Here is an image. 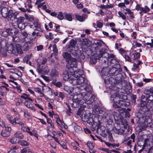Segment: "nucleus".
I'll use <instances>...</instances> for the list:
<instances>
[{"instance_id": "f257e3e1", "label": "nucleus", "mask_w": 153, "mask_h": 153, "mask_svg": "<svg viewBox=\"0 0 153 153\" xmlns=\"http://www.w3.org/2000/svg\"><path fill=\"white\" fill-rule=\"evenodd\" d=\"M149 105H146L144 102L141 104V108H140L139 111L137 114V116L138 118V122L141 124L146 125L150 124L152 121V114L151 113H153V102L148 103Z\"/></svg>"}, {"instance_id": "774afa93", "label": "nucleus", "mask_w": 153, "mask_h": 153, "mask_svg": "<svg viewBox=\"0 0 153 153\" xmlns=\"http://www.w3.org/2000/svg\"><path fill=\"white\" fill-rule=\"evenodd\" d=\"M100 150L102 151L108 153H111V150H109V149H108L105 148H102L100 149Z\"/></svg>"}, {"instance_id": "864d4df0", "label": "nucleus", "mask_w": 153, "mask_h": 153, "mask_svg": "<svg viewBox=\"0 0 153 153\" xmlns=\"http://www.w3.org/2000/svg\"><path fill=\"white\" fill-rule=\"evenodd\" d=\"M62 146V147L64 149H67V145L66 143L64 141H62L59 143Z\"/></svg>"}, {"instance_id": "a18cd8bd", "label": "nucleus", "mask_w": 153, "mask_h": 153, "mask_svg": "<svg viewBox=\"0 0 153 153\" xmlns=\"http://www.w3.org/2000/svg\"><path fill=\"white\" fill-rule=\"evenodd\" d=\"M29 152H30V149L28 147L25 148L21 150V153H28Z\"/></svg>"}, {"instance_id": "473e14b6", "label": "nucleus", "mask_w": 153, "mask_h": 153, "mask_svg": "<svg viewBox=\"0 0 153 153\" xmlns=\"http://www.w3.org/2000/svg\"><path fill=\"white\" fill-rule=\"evenodd\" d=\"M140 11V14L142 13H146L150 11V9L146 5H145L144 8L141 7Z\"/></svg>"}, {"instance_id": "79ce46f5", "label": "nucleus", "mask_w": 153, "mask_h": 153, "mask_svg": "<svg viewBox=\"0 0 153 153\" xmlns=\"http://www.w3.org/2000/svg\"><path fill=\"white\" fill-rule=\"evenodd\" d=\"M114 131L117 134L123 135V132L122 129L121 128L118 129L115 128L114 129Z\"/></svg>"}, {"instance_id": "b1692460", "label": "nucleus", "mask_w": 153, "mask_h": 153, "mask_svg": "<svg viewBox=\"0 0 153 153\" xmlns=\"http://www.w3.org/2000/svg\"><path fill=\"white\" fill-rule=\"evenodd\" d=\"M110 70L108 67L103 68H102L101 74L102 76L107 75L110 72Z\"/></svg>"}, {"instance_id": "cd10ccee", "label": "nucleus", "mask_w": 153, "mask_h": 153, "mask_svg": "<svg viewBox=\"0 0 153 153\" xmlns=\"http://www.w3.org/2000/svg\"><path fill=\"white\" fill-rule=\"evenodd\" d=\"M28 44V43H27L25 42H23L22 43V44L20 48H21L22 50H23L24 51H27L29 49Z\"/></svg>"}, {"instance_id": "9d476101", "label": "nucleus", "mask_w": 153, "mask_h": 153, "mask_svg": "<svg viewBox=\"0 0 153 153\" xmlns=\"http://www.w3.org/2000/svg\"><path fill=\"white\" fill-rule=\"evenodd\" d=\"M76 58L78 59L77 60L74 58H71L69 60L68 63L67 64V68L69 69L71 72L72 73L73 71H72V70L73 71L74 69L73 68V67L76 68L77 66V61H79L82 59H80L79 58L78 59L77 57Z\"/></svg>"}, {"instance_id": "2eb2a0df", "label": "nucleus", "mask_w": 153, "mask_h": 153, "mask_svg": "<svg viewBox=\"0 0 153 153\" xmlns=\"http://www.w3.org/2000/svg\"><path fill=\"white\" fill-rule=\"evenodd\" d=\"M104 117L107 123V125L112 126L114 123L112 116H111L110 114H106L105 116L104 115Z\"/></svg>"}, {"instance_id": "69168bd1", "label": "nucleus", "mask_w": 153, "mask_h": 153, "mask_svg": "<svg viewBox=\"0 0 153 153\" xmlns=\"http://www.w3.org/2000/svg\"><path fill=\"white\" fill-rule=\"evenodd\" d=\"M47 59L46 58H44L42 60L41 62V65H45V63L47 62Z\"/></svg>"}, {"instance_id": "5fc2aeb1", "label": "nucleus", "mask_w": 153, "mask_h": 153, "mask_svg": "<svg viewBox=\"0 0 153 153\" xmlns=\"http://www.w3.org/2000/svg\"><path fill=\"white\" fill-rule=\"evenodd\" d=\"M118 14L123 19L126 20V17L125 15L122 13L121 11H119L118 12Z\"/></svg>"}, {"instance_id": "72a5a7b5", "label": "nucleus", "mask_w": 153, "mask_h": 153, "mask_svg": "<svg viewBox=\"0 0 153 153\" xmlns=\"http://www.w3.org/2000/svg\"><path fill=\"white\" fill-rule=\"evenodd\" d=\"M15 47L12 44H10L7 47V50L9 53H12Z\"/></svg>"}, {"instance_id": "6ab92c4d", "label": "nucleus", "mask_w": 153, "mask_h": 153, "mask_svg": "<svg viewBox=\"0 0 153 153\" xmlns=\"http://www.w3.org/2000/svg\"><path fill=\"white\" fill-rule=\"evenodd\" d=\"M34 27V30L39 31L42 32L43 30L41 28V26L40 24L37 21H34L33 23Z\"/></svg>"}, {"instance_id": "7c9ffc66", "label": "nucleus", "mask_w": 153, "mask_h": 153, "mask_svg": "<svg viewBox=\"0 0 153 153\" xmlns=\"http://www.w3.org/2000/svg\"><path fill=\"white\" fill-rule=\"evenodd\" d=\"M63 56L67 62L69 61V60L71 59V54L67 52H65L63 53Z\"/></svg>"}, {"instance_id": "4be33fe9", "label": "nucleus", "mask_w": 153, "mask_h": 153, "mask_svg": "<svg viewBox=\"0 0 153 153\" xmlns=\"http://www.w3.org/2000/svg\"><path fill=\"white\" fill-rule=\"evenodd\" d=\"M7 31L9 32V35L11 36L15 35L18 32V30L16 28L14 27L11 29H8Z\"/></svg>"}, {"instance_id": "7ed1b4c3", "label": "nucleus", "mask_w": 153, "mask_h": 153, "mask_svg": "<svg viewBox=\"0 0 153 153\" xmlns=\"http://www.w3.org/2000/svg\"><path fill=\"white\" fill-rule=\"evenodd\" d=\"M103 45L100 42H97L96 43H93L91 45V50L92 52L94 54L97 53L98 51H99V53L98 54V57L100 58L104 54L106 53L108 55L107 59L108 61H111L114 58V55L113 54H109L108 53H106V49L102 48Z\"/></svg>"}, {"instance_id": "6e6552de", "label": "nucleus", "mask_w": 153, "mask_h": 153, "mask_svg": "<svg viewBox=\"0 0 153 153\" xmlns=\"http://www.w3.org/2000/svg\"><path fill=\"white\" fill-rule=\"evenodd\" d=\"M83 111L77 112V114L80 116L82 120L84 122H87L89 125H92L93 123V119L90 117L89 114H83Z\"/></svg>"}, {"instance_id": "a878e982", "label": "nucleus", "mask_w": 153, "mask_h": 153, "mask_svg": "<svg viewBox=\"0 0 153 153\" xmlns=\"http://www.w3.org/2000/svg\"><path fill=\"white\" fill-rule=\"evenodd\" d=\"M35 37H34V38H33L32 36H28V37H25L24 40L25 42L29 44H30L33 43V39H35Z\"/></svg>"}, {"instance_id": "052dcab7", "label": "nucleus", "mask_w": 153, "mask_h": 153, "mask_svg": "<svg viewBox=\"0 0 153 153\" xmlns=\"http://www.w3.org/2000/svg\"><path fill=\"white\" fill-rule=\"evenodd\" d=\"M53 52L57 53L58 52V49L56 48V44H54L53 46Z\"/></svg>"}, {"instance_id": "1a4fd4ad", "label": "nucleus", "mask_w": 153, "mask_h": 153, "mask_svg": "<svg viewBox=\"0 0 153 153\" xmlns=\"http://www.w3.org/2000/svg\"><path fill=\"white\" fill-rule=\"evenodd\" d=\"M95 113L96 114H98V120L99 127L101 124L102 123L101 122V119L104 117V115L103 114L104 112L102 110L101 108L99 107L96 106L95 107L94 109V110Z\"/></svg>"}, {"instance_id": "603ef678", "label": "nucleus", "mask_w": 153, "mask_h": 153, "mask_svg": "<svg viewBox=\"0 0 153 153\" xmlns=\"http://www.w3.org/2000/svg\"><path fill=\"white\" fill-rule=\"evenodd\" d=\"M30 59V56H25L23 60L24 62L27 64L28 61Z\"/></svg>"}, {"instance_id": "8fccbe9b", "label": "nucleus", "mask_w": 153, "mask_h": 153, "mask_svg": "<svg viewBox=\"0 0 153 153\" xmlns=\"http://www.w3.org/2000/svg\"><path fill=\"white\" fill-rule=\"evenodd\" d=\"M123 56L126 61L131 62V59L129 56L126 54H125Z\"/></svg>"}, {"instance_id": "c756f323", "label": "nucleus", "mask_w": 153, "mask_h": 153, "mask_svg": "<svg viewBox=\"0 0 153 153\" xmlns=\"http://www.w3.org/2000/svg\"><path fill=\"white\" fill-rule=\"evenodd\" d=\"M14 115L15 116H14V118H13V121L14 123H12V125H15L16 124L18 123L19 121V120H20L19 117V115L16 112H15V113Z\"/></svg>"}, {"instance_id": "4d7b16f0", "label": "nucleus", "mask_w": 153, "mask_h": 153, "mask_svg": "<svg viewBox=\"0 0 153 153\" xmlns=\"http://www.w3.org/2000/svg\"><path fill=\"white\" fill-rule=\"evenodd\" d=\"M24 104L27 107L29 108L30 106H31V103L30 102L27 101H25L24 102Z\"/></svg>"}, {"instance_id": "bf43d9fd", "label": "nucleus", "mask_w": 153, "mask_h": 153, "mask_svg": "<svg viewBox=\"0 0 153 153\" xmlns=\"http://www.w3.org/2000/svg\"><path fill=\"white\" fill-rule=\"evenodd\" d=\"M9 32L7 31V29L5 31H3L2 33V35L4 36H7L8 35H9Z\"/></svg>"}, {"instance_id": "c03bdc74", "label": "nucleus", "mask_w": 153, "mask_h": 153, "mask_svg": "<svg viewBox=\"0 0 153 153\" xmlns=\"http://www.w3.org/2000/svg\"><path fill=\"white\" fill-rule=\"evenodd\" d=\"M23 95H22L21 96V98L25 100L28 99L29 100L32 101L33 100L30 98L28 97V95L25 93H24Z\"/></svg>"}, {"instance_id": "6e6d98bb", "label": "nucleus", "mask_w": 153, "mask_h": 153, "mask_svg": "<svg viewBox=\"0 0 153 153\" xmlns=\"http://www.w3.org/2000/svg\"><path fill=\"white\" fill-rule=\"evenodd\" d=\"M54 85L57 87L60 88L62 86V84L61 82L59 81L54 83Z\"/></svg>"}, {"instance_id": "423d86ee", "label": "nucleus", "mask_w": 153, "mask_h": 153, "mask_svg": "<svg viewBox=\"0 0 153 153\" xmlns=\"http://www.w3.org/2000/svg\"><path fill=\"white\" fill-rule=\"evenodd\" d=\"M115 80L113 78L109 76H106L104 79L105 83L107 85L110 84L109 86V88L111 91H119V88L115 85H113V84H114L115 83Z\"/></svg>"}, {"instance_id": "f8f14e48", "label": "nucleus", "mask_w": 153, "mask_h": 153, "mask_svg": "<svg viewBox=\"0 0 153 153\" xmlns=\"http://www.w3.org/2000/svg\"><path fill=\"white\" fill-rule=\"evenodd\" d=\"M77 79L71 78L69 79V82L73 85H79L84 83V84L86 82L85 79L82 77H79Z\"/></svg>"}, {"instance_id": "3c124183", "label": "nucleus", "mask_w": 153, "mask_h": 153, "mask_svg": "<svg viewBox=\"0 0 153 153\" xmlns=\"http://www.w3.org/2000/svg\"><path fill=\"white\" fill-rule=\"evenodd\" d=\"M57 17L59 20H62L64 18L62 13V12H59L57 15Z\"/></svg>"}, {"instance_id": "39448f33", "label": "nucleus", "mask_w": 153, "mask_h": 153, "mask_svg": "<svg viewBox=\"0 0 153 153\" xmlns=\"http://www.w3.org/2000/svg\"><path fill=\"white\" fill-rule=\"evenodd\" d=\"M1 14L2 16L6 18L8 21L10 20L12 17L14 19L16 18V15L13 13L12 10H9L6 7H4L2 9Z\"/></svg>"}, {"instance_id": "f3484780", "label": "nucleus", "mask_w": 153, "mask_h": 153, "mask_svg": "<svg viewBox=\"0 0 153 153\" xmlns=\"http://www.w3.org/2000/svg\"><path fill=\"white\" fill-rule=\"evenodd\" d=\"M74 72V76L76 78H79V77H82L83 78H85L84 75V72L82 70H77L74 71H73Z\"/></svg>"}, {"instance_id": "dca6fc26", "label": "nucleus", "mask_w": 153, "mask_h": 153, "mask_svg": "<svg viewBox=\"0 0 153 153\" xmlns=\"http://www.w3.org/2000/svg\"><path fill=\"white\" fill-rule=\"evenodd\" d=\"M88 16V15L86 14H83L81 15L77 14L75 15V17L76 20L81 22H84L87 19Z\"/></svg>"}, {"instance_id": "de8ad7c7", "label": "nucleus", "mask_w": 153, "mask_h": 153, "mask_svg": "<svg viewBox=\"0 0 153 153\" xmlns=\"http://www.w3.org/2000/svg\"><path fill=\"white\" fill-rule=\"evenodd\" d=\"M65 18L68 21H71L72 20V16L71 14H66L65 16Z\"/></svg>"}, {"instance_id": "58836bf2", "label": "nucleus", "mask_w": 153, "mask_h": 153, "mask_svg": "<svg viewBox=\"0 0 153 153\" xmlns=\"http://www.w3.org/2000/svg\"><path fill=\"white\" fill-rule=\"evenodd\" d=\"M25 16L26 19L29 22H32L34 20V18L32 16L27 15L26 14H25Z\"/></svg>"}, {"instance_id": "aec40b11", "label": "nucleus", "mask_w": 153, "mask_h": 153, "mask_svg": "<svg viewBox=\"0 0 153 153\" xmlns=\"http://www.w3.org/2000/svg\"><path fill=\"white\" fill-rule=\"evenodd\" d=\"M39 68L40 69L39 71L40 72H42L43 71L45 73H48L49 71V70L47 68V67L46 65H41L39 64L38 66Z\"/></svg>"}, {"instance_id": "f704fd0d", "label": "nucleus", "mask_w": 153, "mask_h": 153, "mask_svg": "<svg viewBox=\"0 0 153 153\" xmlns=\"http://www.w3.org/2000/svg\"><path fill=\"white\" fill-rule=\"evenodd\" d=\"M18 143L22 146H28L29 143L25 140H21L18 141Z\"/></svg>"}, {"instance_id": "20e7f679", "label": "nucleus", "mask_w": 153, "mask_h": 153, "mask_svg": "<svg viewBox=\"0 0 153 153\" xmlns=\"http://www.w3.org/2000/svg\"><path fill=\"white\" fill-rule=\"evenodd\" d=\"M76 42L74 39H71L69 45H68L67 51L70 52L72 55L77 57L80 59H83L85 56L82 51L79 50H76L75 45Z\"/></svg>"}, {"instance_id": "e433bc0d", "label": "nucleus", "mask_w": 153, "mask_h": 153, "mask_svg": "<svg viewBox=\"0 0 153 153\" xmlns=\"http://www.w3.org/2000/svg\"><path fill=\"white\" fill-rule=\"evenodd\" d=\"M6 117L10 123L12 124L13 123H14L13 118L11 115L9 114H7L6 115Z\"/></svg>"}, {"instance_id": "412c9836", "label": "nucleus", "mask_w": 153, "mask_h": 153, "mask_svg": "<svg viewBox=\"0 0 153 153\" xmlns=\"http://www.w3.org/2000/svg\"><path fill=\"white\" fill-rule=\"evenodd\" d=\"M22 53V51L21 48L20 47L16 46L13 51L12 54L15 55H17L19 54H21Z\"/></svg>"}, {"instance_id": "9b49d317", "label": "nucleus", "mask_w": 153, "mask_h": 153, "mask_svg": "<svg viewBox=\"0 0 153 153\" xmlns=\"http://www.w3.org/2000/svg\"><path fill=\"white\" fill-rule=\"evenodd\" d=\"M145 92H146L145 91ZM147 93H145V94L147 95V96L146 97V101H141L140 102L139 104L140 108H141V104L144 102H145L146 103V105H144V106H146V105H148V106L149 105L148 103H150L151 102H153V95H150L151 93L150 91L147 90Z\"/></svg>"}, {"instance_id": "0e129e2a", "label": "nucleus", "mask_w": 153, "mask_h": 153, "mask_svg": "<svg viewBox=\"0 0 153 153\" xmlns=\"http://www.w3.org/2000/svg\"><path fill=\"white\" fill-rule=\"evenodd\" d=\"M24 114L26 118L28 119H30V117L29 115L28 112H24Z\"/></svg>"}, {"instance_id": "13d9d810", "label": "nucleus", "mask_w": 153, "mask_h": 153, "mask_svg": "<svg viewBox=\"0 0 153 153\" xmlns=\"http://www.w3.org/2000/svg\"><path fill=\"white\" fill-rule=\"evenodd\" d=\"M108 138L109 140L111 142H112L114 141L112 134L111 133L108 132Z\"/></svg>"}, {"instance_id": "a211bd4d", "label": "nucleus", "mask_w": 153, "mask_h": 153, "mask_svg": "<svg viewBox=\"0 0 153 153\" xmlns=\"http://www.w3.org/2000/svg\"><path fill=\"white\" fill-rule=\"evenodd\" d=\"M117 124H121L123 125V126H122L121 129H122V131L123 133V135H125L126 133V132L128 131V130L127 129V126H128V123L127 122L125 121V123L123 122V121H121L118 122H116Z\"/></svg>"}, {"instance_id": "0eeeda50", "label": "nucleus", "mask_w": 153, "mask_h": 153, "mask_svg": "<svg viewBox=\"0 0 153 153\" xmlns=\"http://www.w3.org/2000/svg\"><path fill=\"white\" fill-rule=\"evenodd\" d=\"M82 93L78 94L77 95H75L73 97L72 99L73 102L71 104L72 106L74 108H77L79 106V104L81 100H82V96L85 93L84 92H81Z\"/></svg>"}, {"instance_id": "4468645a", "label": "nucleus", "mask_w": 153, "mask_h": 153, "mask_svg": "<svg viewBox=\"0 0 153 153\" xmlns=\"http://www.w3.org/2000/svg\"><path fill=\"white\" fill-rule=\"evenodd\" d=\"M11 128L10 127H5V129H3L1 133V135L3 137H8L10 134Z\"/></svg>"}, {"instance_id": "393cba45", "label": "nucleus", "mask_w": 153, "mask_h": 153, "mask_svg": "<svg viewBox=\"0 0 153 153\" xmlns=\"http://www.w3.org/2000/svg\"><path fill=\"white\" fill-rule=\"evenodd\" d=\"M59 73L55 68L53 69L50 73V75L52 77H55L58 76Z\"/></svg>"}, {"instance_id": "e2e57ef3", "label": "nucleus", "mask_w": 153, "mask_h": 153, "mask_svg": "<svg viewBox=\"0 0 153 153\" xmlns=\"http://www.w3.org/2000/svg\"><path fill=\"white\" fill-rule=\"evenodd\" d=\"M55 27L56 28V29L55 30L56 31V32L59 33H61L62 32L60 30V26L59 25H57V26H55Z\"/></svg>"}, {"instance_id": "f03ea898", "label": "nucleus", "mask_w": 153, "mask_h": 153, "mask_svg": "<svg viewBox=\"0 0 153 153\" xmlns=\"http://www.w3.org/2000/svg\"><path fill=\"white\" fill-rule=\"evenodd\" d=\"M110 100L113 102V106L114 108H118V111L120 115L124 111V108L120 106L127 107L130 105L129 102L126 101L127 100V96L123 93L116 92L111 94Z\"/></svg>"}, {"instance_id": "49530a36", "label": "nucleus", "mask_w": 153, "mask_h": 153, "mask_svg": "<svg viewBox=\"0 0 153 153\" xmlns=\"http://www.w3.org/2000/svg\"><path fill=\"white\" fill-rule=\"evenodd\" d=\"M17 138L16 137H13L10 140V142L12 144H16L18 143V141L17 140Z\"/></svg>"}, {"instance_id": "c9c22d12", "label": "nucleus", "mask_w": 153, "mask_h": 153, "mask_svg": "<svg viewBox=\"0 0 153 153\" xmlns=\"http://www.w3.org/2000/svg\"><path fill=\"white\" fill-rule=\"evenodd\" d=\"M25 20V18L21 16L16 18V23L17 24L23 23V22H24V21Z\"/></svg>"}, {"instance_id": "c85d7f7f", "label": "nucleus", "mask_w": 153, "mask_h": 153, "mask_svg": "<svg viewBox=\"0 0 153 153\" xmlns=\"http://www.w3.org/2000/svg\"><path fill=\"white\" fill-rule=\"evenodd\" d=\"M91 125V129L93 131L98 130V128L99 127V125H98V123L97 122H94V121L92 125Z\"/></svg>"}, {"instance_id": "2f4dec72", "label": "nucleus", "mask_w": 153, "mask_h": 153, "mask_svg": "<svg viewBox=\"0 0 153 153\" xmlns=\"http://www.w3.org/2000/svg\"><path fill=\"white\" fill-rule=\"evenodd\" d=\"M95 97L94 95H91L90 98H89L87 103V104H92L95 102Z\"/></svg>"}, {"instance_id": "a19ab883", "label": "nucleus", "mask_w": 153, "mask_h": 153, "mask_svg": "<svg viewBox=\"0 0 153 153\" xmlns=\"http://www.w3.org/2000/svg\"><path fill=\"white\" fill-rule=\"evenodd\" d=\"M63 75V79L64 80L67 81L69 79V75L68 72H64Z\"/></svg>"}, {"instance_id": "4c0bfd02", "label": "nucleus", "mask_w": 153, "mask_h": 153, "mask_svg": "<svg viewBox=\"0 0 153 153\" xmlns=\"http://www.w3.org/2000/svg\"><path fill=\"white\" fill-rule=\"evenodd\" d=\"M18 28L21 30L24 29L27 25V23L25 22L17 24Z\"/></svg>"}, {"instance_id": "bb28decb", "label": "nucleus", "mask_w": 153, "mask_h": 153, "mask_svg": "<svg viewBox=\"0 0 153 153\" xmlns=\"http://www.w3.org/2000/svg\"><path fill=\"white\" fill-rule=\"evenodd\" d=\"M14 136L16 137L19 140L22 139L24 136L21 131H18L14 134Z\"/></svg>"}, {"instance_id": "09e8293b", "label": "nucleus", "mask_w": 153, "mask_h": 153, "mask_svg": "<svg viewBox=\"0 0 153 153\" xmlns=\"http://www.w3.org/2000/svg\"><path fill=\"white\" fill-rule=\"evenodd\" d=\"M133 59L136 60L139 59L140 56V54L139 53H136L133 54Z\"/></svg>"}, {"instance_id": "37998d69", "label": "nucleus", "mask_w": 153, "mask_h": 153, "mask_svg": "<svg viewBox=\"0 0 153 153\" xmlns=\"http://www.w3.org/2000/svg\"><path fill=\"white\" fill-rule=\"evenodd\" d=\"M88 147L89 148V151L90 153H91V150H92L94 148L93 143L90 142H88L87 143Z\"/></svg>"}, {"instance_id": "ddd939ff", "label": "nucleus", "mask_w": 153, "mask_h": 153, "mask_svg": "<svg viewBox=\"0 0 153 153\" xmlns=\"http://www.w3.org/2000/svg\"><path fill=\"white\" fill-rule=\"evenodd\" d=\"M91 87L90 85L88 83H87L86 86L85 88H84L85 91H87V92L84 94V93L83 94L84 96L83 97V100H84L85 101V102L86 103H87V101L88 100L90 96L91 95V90L88 91L87 90V89L88 88Z\"/></svg>"}, {"instance_id": "338daca9", "label": "nucleus", "mask_w": 153, "mask_h": 153, "mask_svg": "<svg viewBox=\"0 0 153 153\" xmlns=\"http://www.w3.org/2000/svg\"><path fill=\"white\" fill-rule=\"evenodd\" d=\"M97 27L99 28H101L102 27V22L99 21H97Z\"/></svg>"}, {"instance_id": "5701e85b", "label": "nucleus", "mask_w": 153, "mask_h": 153, "mask_svg": "<svg viewBox=\"0 0 153 153\" xmlns=\"http://www.w3.org/2000/svg\"><path fill=\"white\" fill-rule=\"evenodd\" d=\"M72 125L74 126V129L75 131L78 133H79L82 131V128L80 126H78L75 123H72Z\"/></svg>"}, {"instance_id": "680f3d73", "label": "nucleus", "mask_w": 153, "mask_h": 153, "mask_svg": "<svg viewBox=\"0 0 153 153\" xmlns=\"http://www.w3.org/2000/svg\"><path fill=\"white\" fill-rule=\"evenodd\" d=\"M142 44L140 43L136 42L135 44V45L133 46L134 48H135L137 47H139L142 46Z\"/></svg>"}, {"instance_id": "ea45409f", "label": "nucleus", "mask_w": 153, "mask_h": 153, "mask_svg": "<svg viewBox=\"0 0 153 153\" xmlns=\"http://www.w3.org/2000/svg\"><path fill=\"white\" fill-rule=\"evenodd\" d=\"M97 58L94 56H91L90 58V62L91 64H95L97 62Z\"/></svg>"}]
</instances>
